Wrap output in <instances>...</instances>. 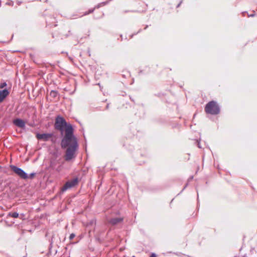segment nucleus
I'll list each match as a JSON object with an SVG mask.
<instances>
[{
    "mask_svg": "<svg viewBox=\"0 0 257 257\" xmlns=\"http://www.w3.org/2000/svg\"><path fill=\"white\" fill-rule=\"evenodd\" d=\"M61 146L62 148H66L64 157L66 161H70L75 158L78 144L72 125H68L65 130V136L61 141Z\"/></svg>",
    "mask_w": 257,
    "mask_h": 257,
    "instance_id": "f257e3e1",
    "label": "nucleus"
},
{
    "mask_svg": "<svg viewBox=\"0 0 257 257\" xmlns=\"http://www.w3.org/2000/svg\"><path fill=\"white\" fill-rule=\"evenodd\" d=\"M2 168V167L0 166V169Z\"/></svg>",
    "mask_w": 257,
    "mask_h": 257,
    "instance_id": "c756f323",
    "label": "nucleus"
},
{
    "mask_svg": "<svg viewBox=\"0 0 257 257\" xmlns=\"http://www.w3.org/2000/svg\"><path fill=\"white\" fill-rule=\"evenodd\" d=\"M196 143H197V146L199 148H201V147L200 146V142L199 141H197L196 142Z\"/></svg>",
    "mask_w": 257,
    "mask_h": 257,
    "instance_id": "a211bd4d",
    "label": "nucleus"
},
{
    "mask_svg": "<svg viewBox=\"0 0 257 257\" xmlns=\"http://www.w3.org/2000/svg\"><path fill=\"white\" fill-rule=\"evenodd\" d=\"M10 168L21 178L23 179H28V174L21 168L15 165H11Z\"/></svg>",
    "mask_w": 257,
    "mask_h": 257,
    "instance_id": "20e7f679",
    "label": "nucleus"
},
{
    "mask_svg": "<svg viewBox=\"0 0 257 257\" xmlns=\"http://www.w3.org/2000/svg\"><path fill=\"white\" fill-rule=\"evenodd\" d=\"M128 12L139 13V12H140V11H138V10H125V11H123V13H126Z\"/></svg>",
    "mask_w": 257,
    "mask_h": 257,
    "instance_id": "4468645a",
    "label": "nucleus"
},
{
    "mask_svg": "<svg viewBox=\"0 0 257 257\" xmlns=\"http://www.w3.org/2000/svg\"><path fill=\"white\" fill-rule=\"evenodd\" d=\"M205 111L207 113L216 115L219 113L220 107L216 101H211L206 104Z\"/></svg>",
    "mask_w": 257,
    "mask_h": 257,
    "instance_id": "7ed1b4c3",
    "label": "nucleus"
},
{
    "mask_svg": "<svg viewBox=\"0 0 257 257\" xmlns=\"http://www.w3.org/2000/svg\"><path fill=\"white\" fill-rule=\"evenodd\" d=\"M56 171H57V172H60V169L59 168H57V169H56Z\"/></svg>",
    "mask_w": 257,
    "mask_h": 257,
    "instance_id": "bb28decb",
    "label": "nucleus"
},
{
    "mask_svg": "<svg viewBox=\"0 0 257 257\" xmlns=\"http://www.w3.org/2000/svg\"><path fill=\"white\" fill-rule=\"evenodd\" d=\"M253 14H252L248 15V16L249 17H254V15H255V14H254V11H253Z\"/></svg>",
    "mask_w": 257,
    "mask_h": 257,
    "instance_id": "aec40b11",
    "label": "nucleus"
},
{
    "mask_svg": "<svg viewBox=\"0 0 257 257\" xmlns=\"http://www.w3.org/2000/svg\"><path fill=\"white\" fill-rule=\"evenodd\" d=\"M148 27H149V25H146V27L144 28V30L147 29L148 28Z\"/></svg>",
    "mask_w": 257,
    "mask_h": 257,
    "instance_id": "a878e982",
    "label": "nucleus"
},
{
    "mask_svg": "<svg viewBox=\"0 0 257 257\" xmlns=\"http://www.w3.org/2000/svg\"><path fill=\"white\" fill-rule=\"evenodd\" d=\"M130 99L134 102V100L133 99V98H132L131 97H130Z\"/></svg>",
    "mask_w": 257,
    "mask_h": 257,
    "instance_id": "cd10ccee",
    "label": "nucleus"
},
{
    "mask_svg": "<svg viewBox=\"0 0 257 257\" xmlns=\"http://www.w3.org/2000/svg\"><path fill=\"white\" fill-rule=\"evenodd\" d=\"M9 94V92L7 89L0 91V102H2Z\"/></svg>",
    "mask_w": 257,
    "mask_h": 257,
    "instance_id": "1a4fd4ad",
    "label": "nucleus"
},
{
    "mask_svg": "<svg viewBox=\"0 0 257 257\" xmlns=\"http://www.w3.org/2000/svg\"><path fill=\"white\" fill-rule=\"evenodd\" d=\"M123 221V218L122 217H115L110 219L109 220V223L112 225L117 224Z\"/></svg>",
    "mask_w": 257,
    "mask_h": 257,
    "instance_id": "6e6552de",
    "label": "nucleus"
},
{
    "mask_svg": "<svg viewBox=\"0 0 257 257\" xmlns=\"http://www.w3.org/2000/svg\"><path fill=\"white\" fill-rule=\"evenodd\" d=\"M78 183V178H75L72 180H69L66 182L65 185L63 186L61 189L62 192H65L68 189L74 187Z\"/></svg>",
    "mask_w": 257,
    "mask_h": 257,
    "instance_id": "39448f33",
    "label": "nucleus"
},
{
    "mask_svg": "<svg viewBox=\"0 0 257 257\" xmlns=\"http://www.w3.org/2000/svg\"><path fill=\"white\" fill-rule=\"evenodd\" d=\"M96 219H93L92 220H91L87 224V226H88L89 225H96Z\"/></svg>",
    "mask_w": 257,
    "mask_h": 257,
    "instance_id": "f8f14e48",
    "label": "nucleus"
},
{
    "mask_svg": "<svg viewBox=\"0 0 257 257\" xmlns=\"http://www.w3.org/2000/svg\"><path fill=\"white\" fill-rule=\"evenodd\" d=\"M13 123L15 125L21 128H24L25 127V122L21 118L15 119L13 121Z\"/></svg>",
    "mask_w": 257,
    "mask_h": 257,
    "instance_id": "0eeeda50",
    "label": "nucleus"
},
{
    "mask_svg": "<svg viewBox=\"0 0 257 257\" xmlns=\"http://www.w3.org/2000/svg\"><path fill=\"white\" fill-rule=\"evenodd\" d=\"M132 257H136L135 256H133Z\"/></svg>",
    "mask_w": 257,
    "mask_h": 257,
    "instance_id": "7c9ffc66",
    "label": "nucleus"
},
{
    "mask_svg": "<svg viewBox=\"0 0 257 257\" xmlns=\"http://www.w3.org/2000/svg\"><path fill=\"white\" fill-rule=\"evenodd\" d=\"M58 92L55 90H52L50 93V96L52 98H54L56 97L58 95Z\"/></svg>",
    "mask_w": 257,
    "mask_h": 257,
    "instance_id": "9d476101",
    "label": "nucleus"
},
{
    "mask_svg": "<svg viewBox=\"0 0 257 257\" xmlns=\"http://www.w3.org/2000/svg\"><path fill=\"white\" fill-rule=\"evenodd\" d=\"M36 173H32L30 175H28V179H32L34 178V176H35Z\"/></svg>",
    "mask_w": 257,
    "mask_h": 257,
    "instance_id": "2eb2a0df",
    "label": "nucleus"
},
{
    "mask_svg": "<svg viewBox=\"0 0 257 257\" xmlns=\"http://www.w3.org/2000/svg\"><path fill=\"white\" fill-rule=\"evenodd\" d=\"M8 216L12 217L13 218H17L19 217V213L16 212H10L9 213Z\"/></svg>",
    "mask_w": 257,
    "mask_h": 257,
    "instance_id": "9b49d317",
    "label": "nucleus"
},
{
    "mask_svg": "<svg viewBox=\"0 0 257 257\" xmlns=\"http://www.w3.org/2000/svg\"><path fill=\"white\" fill-rule=\"evenodd\" d=\"M75 236V234L74 233H72L70 234V235L69 236L70 240H72V239H73Z\"/></svg>",
    "mask_w": 257,
    "mask_h": 257,
    "instance_id": "dca6fc26",
    "label": "nucleus"
},
{
    "mask_svg": "<svg viewBox=\"0 0 257 257\" xmlns=\"http://www.w3.org/2000/svg\"><path fill=\"white\" fill-rule=\"evenodd\" d=\"M150 257H157L155 253H152Z\"/></svg>",
    "mask_w": 257,
    "mask_h": 257,
    "instance_id": "4be33fe9",
    "label": "nucleus"
},
{
    "mask_svg": "<svg viewBox=\"0 0 257 257\" xmlns=\"http://www.w3.org/2000/svg\"><path fill=\"white\" fill-rule=\"evenodd\" d=\"M108 108H109V104L108 103V104H107V105H106V109H108Z\"/></svg>",
    "mask_w": 257,
    "mask_h": 257,
    "instance_id": "393cba45",
    "label": "nucleus"
},
{
    "mask_svg": "<svg viewBox=\"0 0 257 257\" xmlns=\"http://www.w3.org/2000/svg\"><path fill=\"white\" fill-rule=\"evenodd\" d=\"M95 9H96V8L94 7L93 8L89 9L87 12H86L84 13V15H88L89 14H91V13H93L94 12Z\"/></svg>",
    "mask_w": 257,
    "mask_h": 257,
    "instance_id": "ddd939ff",
    "label": "nucleus"
},
{
    "mask_svg": "<svg viewBox=\"0 0 257 257\" xmlns=\"http://www.w3.org/2000/svg\"><path fill=\"white\" fill-rule=\"evenodd\" d=\"M68 33H68V34H67V35H66V37H67L68 36H69V35H71V34H71V31H69Z\"/></svg>",
    "mask_w": 257,
    "mask_h": 257,
    "instance_id": "b1692460",
    "label": "nucleus"
},
{
    "mask_svg": "<svg viewBox=\"0 0 257 257\" xmlns=\"http://www.w3.org/2000/svg\"><path fill=\"white\" fill-rule=\"evenodd\" d=\"M50 167L53 169L55 168L54 164L53 162H51Z\"/></svg>",
    "mask_w": 257,
    "mask_h": 257,
    "instance_id": "412c9836",
    "label": "nucleus"
},
{
    "mask_svg": "<svg viewBox=\"0 0 257 257\" xmlns=\"http://www.w3.org/2000/svg\"><path fill=\"white\" fill-rule=\"evenodd\" d=\"M142 32V29H140L138 31V32L137 33L132 34V35L131 36V38H132L133 37V36H135V35H137V34H138V33H140V32Z\"/></svg>",
    "mask_w": 257,
    "mask_h": 257,
    "instance_id": "f3484780",
    "label": "nucleus"
},
{
    "mask_svg": "<svg viewBox=\"0 0 257 257\" xmlns=\"http://www.w3.org/2000/svg\"><path fill=\"white\" fill-rule=\"evenodd\" d=\"M71 125L70 123H68L65 119L61 115H59L56 116L55 122L54 124L55 128L61 132V135L65 130L67 128L68 125Z\"/></svg>",
    "mask_w": 257,
    "mask_h": 257,
    "instance_id": "f03ea898",
    "label": "nucleus"
},
{
    "mask_svg": "<svg viewBox=\"0 0 257 257\" xmlns=\"http://www.w3.org/2000/svg\"><path fill=\"white\" fill-rule=\"evenodd\" d=\"M6 85H7V83H6V82H4V83H2V84H1L0 87H1V88H3L4 87H5V86H6Z\"/></svg>",
    "mask_w": 257,
    "mask_h": 257,
    "instance_id": "6ab92c4d",
    "label": "nucleus"
},
{
    "mask_svg": "<svg viewBox=\"0 0 257 257\" xmlns=\"http://www.w3.org/2000/svg\"><path fill=\"white\" fill-rule=\"evenodd\" d=\"M53 134L52 133H38L36 135V138L38 140H42L44 141H47L50 138L52 137Z\"/></svg>",
    "mask_w": 257,
    "mask_h": 257,
    "instance_id": "423d86ee",
    "label": "nucleus"
},
{
    "mask_svg": "<svg viewBox=\"0 0 257 257\" xmlns=\"http://www.w3.org/2000/svg\"><path fill=\"white\" fill-rule=\"evenodd\" d=\"M182 3V1H181L180 2V3L176 6V8H179L180 6Z\"/></svg>",
    "mask_w": 257,
    "mask_h": 257,
    "instance_id": "5701e85b",
    "label": "nucleus"
},
{
    "mask_svg": "<svg viewBox=\"0 0 257 257\" xmlns=\"http://www.w3.org/2000/svg\"><path fill=\"white\" fill-rule=\"evenodd\" d=\"M186 186H187V185H186L185 186H184V189H183V190L185 189V188H186Z\"/></svg>",
    "mask_w": 257,
    "mask_h": 257,
    "instance_id": "c85d7f7f",
    "label": "nucleus"
}]
</instances>
